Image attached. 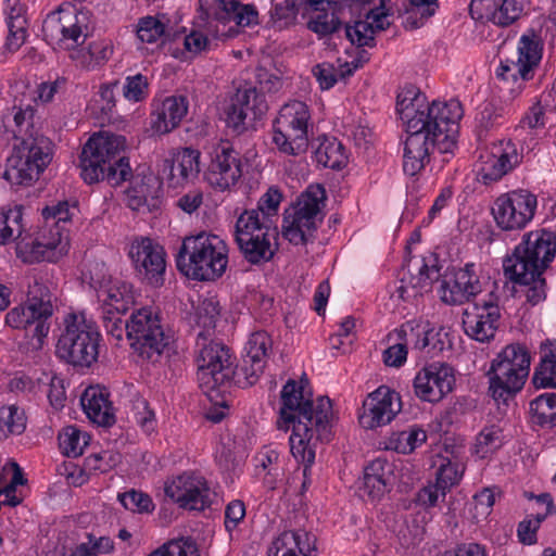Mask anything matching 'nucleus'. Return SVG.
<instances>
[{
  "label": "nucleus",
  "instance_id": "1",
  "mask_svg": "<svg viewBox=\"0 0 556 556\" xmlns=\"http://www.w3.org/2000/svg\"><path fill=\"white\" fill-rule=\"evenodd\" d=\"M425 97L407 90L397 97V112L406 126L403 170L409 176L418 174L429 162L431 153L438 150L443 155L453 154L456 148L458 121L463 115L456 100L433 101L421 109ZM443 162H448L444 156Z\"/></svg>",
  "mask_w": 556,
  "mask_h": 556
},
{
  "label": "nucleus",
  "instance_id": "2",
  "mask_svg": "<svg viewBox=\"0 0 556 556\" xmlns=\"http://www.w3.org/2000/svg\"><path fill=\"white\" fill-rule=\"evenodd\" d=\"M306 384V378H301L300 386L293 379L287 381L280 393L281 407L277 420L279 430L287 432L292 427L290 451L296 460L304 464L303 490L308 484L307 475L315 459L316 443L330 440L332 417L330 399L319 396L314 403L311 396L304 394Z\"/></svg>",
  "mask_w": 556,
  "mask_h": 556
},
{
  "label": "nucleus",
  "instance_id": "3",
  "mask_svg": "<svg viewBox=\"0 0 556 556\" xmlns=\"http://www.w3.org/2000/svg\"><path fill=\"white\" fill-rule=\"evenodd\" d=\"M556 254V235L545 229L530 231L523 236L511 256L504 260L505 276L525 287L527 301L536 305L546 298L545 269Z\"/></svg>",
  "mask_w": 556,
  "mask_h": 556
},
{
  "label": "nucleus",
  "instance_id": "4",
  "mask_svg": "<svg viewBox=\"0 0 556 556\" xmlns=\"http://www.w3.org/2000/svg\"><path fill=\"white\" fill-rule=\"evenodd\" d=\"M126 138L108 131L93 134L79 156L80 176L91 185L100 180L119 186L132 175L129 159L124 155Z\"/></svg>",
  "mask_w": 556,
  "mask_h": 556
},
{
  "label": "nucleus",
  "instance_id": "5",
  "mask_svg": "<svg viewBox=\"0 0 556 556\" xmlns=\"http://www.w3.org/2000/svg\"><path fill=\"white\" fill-rule=\"evenodd\" d=\"M228 249L218 236L201 231L184 238L176 254L178 271L194 281H215L226 271Z\"/></svg>",
  "mask_w": 556,
  "mask_h": 556
},
{
  "label": "nucleus",
  "instance_id": "6",
  "mask_svg": "<svg viewBox=\"0 0 556 556\" xmlns=\"http://www.w3.org/2000/svg\"><path fill=\"white\" fill-rule=\"evenodd\" d=\"M56 300L51 282L34 278L28 283L25 302L7 314L5 323L12 328L24 329L41 346L50 330L49 319L53 315Z\"/></svg>",
  "mask_w": 556,
  "mask_h": 556
},
{
  "label": "nucleus",
  "instance_id": "7",
  "mask_svg": "<svg viewBox=\"0 0 556 556\" xmlns=\"http://www.w3.org/2000/svg\"><path fill=\"white\" fill-rule=\"evenodd\" d=\"M55 348L56 356L74 368H90L99 357L101 334L84 314H68Z\"/></svg>",
  "mask_w": 556,
  "mask_h": 556
},
{
  "label": "nucleus",
  "instance_id": "8",
  "mask_svg": "<svg viewBox=\"0 0 556 556\" xmlns=\"http://www.w3.org/2000/svg\"><path fill=\"white\" fill-rule=\"evenodd\" d=\"M530 369V355L521 344L507 345L495 359L486 374L489 394L500 403H506L525 384Z\"/></svg>",
  "mask_w": 556,
  "mask_h": 556
},
{
  "label": "nucleus",
  "instance_id": "9",
  "mask_svg": "<svg viewBox=\"0 0 556 556\" xmlns=\"http://www.w3.org/2000/svg\"><path fill=\"white\" fill-rule=\"evenodd\" d=\"M204 331L197 337V346L200 349L197 357L198 381L203 392L208 393L220 387L229 386L235 379L236 369L229 348L222 342L211 341Z\"/></svg>",
  "mask_w": 556,
  "mask_h": 556
},
{
  "label": "nucleus",
  "instance_id": "10",
  "mask_svg": "<svg viewBox=\"0 0 556 556\" xmlns=\"http://www.w3.org/2000/svg\"><path fill=\"white\" fill-rule=\"evenodd\" d=\"M325 200V188L321 185H312L302 193L292 213L285 212L282 235L290 243L306 244L314 239L316 217Z\"/></svg>",
  "mask_w": 556,
  "mask_h": 556
},
{
  "label": "nucleus",
  "instance_id": "11",
  "mask_svg": "<svg viewBox=\"0 0 556 556\" xmlns=\"http://www.w3.org/2000/svg\"><path fill=\"white\" fill-rule=\"evenodd\" d=\"M127 339L139 357L152 363L157 362L169 342L159 315L146 307L131 313Z\"/></svg>",
  "mask_w": 556,
  "mask_h": 556
},
{
  "label": "nucleus",
  "instance_id": "12",
  "mask_svg": "<svg viewBox=\"0 0 556 556\" xmlns=\"http://www.w3.org/2000/svg\"><path fill=\"white\" fill-rule=\"evenodd\" d=\"M41 139L28 138L15 146L7 160L3 178L12 185L29 186L39 178V175L51 162L49 152L43 151Z\"/></svg>",
  "mask_w": 556,
  "mask_h": 556
},
{
  "label": "nucleus",
  "instance_id": "13",
  "mask_svg": "<svg viewBox=\"0 0 556 556\" xmlns=\"http://www.w3.org/2000/svg\"><path fill=\"white\" fill-rule=\"evenodd\" d=\"M536 197L527 190H515L500 195L492 213L496 225L505 231L523 229L533 218Z\"/></svg>",
  "mask_w": 556,
  "mask_h": 556
},
{
  "label": "nucleus",
  "instance_id": "14",
  "mask_svg": "<svg viewBox=\"0 0 556 556\" xmlns=\"http://www.w3.org/2000/svg\"><path fill=\"white\" fill-rule=\"evenodd\" d=\"M454 368L447 363H432L419 370L414 379L415 395L429 403H438L453 391Z\"/></svg>",
  "mask_w": 556,
  "mask_h": 556
},
{
  "label": "nucleus",
  "instance_id": "15",
  "mask_svg": "<svg viewBox=\"0 0 556 556\" xmlns=\"http://www.w3.org/2000/svg\"><path fill=\"white\" fill-rule=\"evenodd\" d=\"M129 255L138 276L143 281L155 288L163 286L166 261L162 247L153 244L151 239L144 238L140 242L131 244Z\"/></svg>",
  "mask_w": 556,
  "mask_h": 556
},
{
  "label": "nucleus",
  "instance_id": "16",
  "mask_svg": "<svg viewBox=\"0 0 556 556\" xmlns=\"http://www.w3.org/2000/svg\"><path fill=\"white\" fill-rule=\"evenodd\" d=\"M268 106L263 93L256 88L238 89L225 110L226 124L237 134L247 129V119L261 118Z\"/></svg>",
  "mask_w": 556,
  "mask_h": 556
},
{
  "label": "nucleus",
  "instance_id": "17",
  "mask_svg": "<svg viewBox=\"0 0 556 556\" xmlns=\"http://www.w3.org/2000/svg\"><path fill=\"white\" fill-rule=\"evenodd\" d=\"M257 17L252 4H242L238 0H199V18L203 22H235L237 26L245 27L257 24Z\"/></svg>",
  "mask_w": 556,
  "mask_h": 556
},
{
  "label": "nucleus",
  "instance_id": "18",
  "mask_svg": "<svg viewBox=\"0 0 556 556\" xmlns=\"http://www.w3.org/2000/svg\"><path fill=\"white\" fill-rule=\"evenodd\" d=\"M400 396L388 387L381 386L371 392L363 404L359 424L365 429H375L389 424L400 412Z\"/></svg>",
  "mask_w": 556,
  "mask_h": 556
},
{
  "label": "nucleus",
  "instance_id": "19",
  "mask_svg": "<svg viewBox=\"0 0 556 556\" xmlns=\"http://www.w3.org/2000/svg\"><path fill=\"white\" fill-rule=\"evenodd\" d=\"M480 291V281L473 271V264H467L464 268L447 269L442 276L441 300L446 304H463Z\"/></svg>",
  "mask_w": 556,
  "mask_h": 556
},
{
  "label": "nucleus",
  "instance_id": "20",
  "mask_svg": "<svg viewBox=\"0 0 556 556\" xmlns=\"http://www.w3.org/2000/svg\"><path fill=\"white\" fill-rule=\"evenodd\" d=\"M164 491L181 508L201 511L210 506V489L201 477L179 476Z\"/></svg>",
  "mask_w": 556,
  "mask_h": 556
},
{
  "label": "nucleus",
  "instance_id": "21",
  "mask_svg": "<svg viewBox=\"0 0 556 556\" xmlns=\"http://www.w3.org/2000/svg\"><path fill=\"white\" fill-rule=\"evenodd\" d=\"M238 155L231 147H222L216 152L204 174L212 188L224 191L236 185L242 175Z\"/></svg>",
  "mask_w": 556,
  "mask_h": 556
},
{
  "label": "nucleus",
  "instance_id": "22",
  "mask_svg": "<svg viewBox=\"0 0 556 556\" xmlns=\"http://www.w3.org/2000/svg\"><path fill=\"white\" fill-rule=\"evenodd\" d=\"M130 186L125 190L126 205L137 212L153 213L161 206V182L154 176L128 178Z\"/></svg>",
  "mask_w": 556,
  "mask_h": 556
},
{
  "label": "nucleus",
  "instance_id": "23",
  "mask_svg": "<svg viewBox=\"0 0 556 556\" xmlns=\"http://www.w3.org/2000/svg\"><path fill=\"white\" fill-rule=\"evenodd\" d=\"M42 216L46 219H55L56 225L61 222L65 223L70 219L68 203L64 201L51 206H46L42 208ZM50 233L51 238L47 239L43 236L42 239H37L31 243V253L37 260L41 258L53 262L65 251L66 243L62 242V235L59 228L56 227L55 231L51 229Z\"/></svg>",
  "mask_w": 556,
  "mask_h": 556
},
{
  "label": "nucleus",
  "instance_id": "24",
  "mask_svg": "<svg viewBox=\"0 0 556 556\" xmlns=\"http://www.w3.org/2000/svg\"><path fill=\"white\" fill-rule=\"evenodd\" d=\"M271 346L269 336L264 331H257L251 334L245 345V356L240 369L236 370L235 378L240 382V376H243L248 386H253L262 375L268 350Z\"/></svg>",
  "mask_w": 556,
  "mask_h": 556
},
{
  "label": "nucleus",
  "instance_id": "25",
  "mask_svg": "<svg viewBox=\"0 0 556 556\" xmlns=\"http://www.w3.org/2000/svg\"><path fill=\"white\" fill-rule=\"evenodd\" d=\"M438 271L434 267L430 269L424 260L409 261L401 271L400 286L396 289L399 298L403 301H409L421 295L424 291L431 288L432 274Z\"/></svg>",
  "mask_w": 556,
  "mask_h": 556
},
{
  "label": "nucleus",
  "instance_id": "26",
  "mask_svg": "<svg viewBox=\"0 0 556 556\" xmlns=\"http://www.w3.org/2000/svg\"><path fill=\"white\" fill-rule=\"evenodd\" d=\"M199 157L198 150L185 148L173 159L163 160L159 173L166 176L173 186L191 181L200 173Z\"/></svg>",
  "mask_w": 556,
  "mask_h": 556
},
{
  "label": "nucleus",
  "instance_id": "27",
  "mask_svg": "<svg viewBox=\"0 0 556 556\" xmlns=\"http://www.w3.org/2000/svg\"><path fill=\"white\" fill-rule=\"evenodd\" d=\"M278 232L269 231L265 235L262 232L248 238L235 240L243 258L252 265H261L269 262L277 251L276 241Z\"/></svg>",
  "mask_w": 556,
  "mask_h": 556
},
{
  "label": "nucleus",
  "instance_id": "28",
  "mask_svg": "<svg viewBox=\"0 0 556 556\" xmlns=\"http://www.w3.org/2000/svg\"><path fill=\"white\" fill-rule=\"evenodd\" d=\"M393 477V464L383 458H376L364 469L359 490L371 501L381 498Z\"/></svg>",
  "mask_w": 556,
  "mask_h": 556
},
{
  "label": "nucleus",
  "instance_id": "29",
  "mask_svg": "<svg viewBox=\"0 0 556 556\" xmlns=\"http://www.w3.org/2000/svg\"><path fill=\"white\" fill-rule=\"evenodd\" d=\"M80 403L92 422L103 427H111L115 424L113 407L105 389L99 387L87 388L80 397Z\"/></svg>",
  "mask_w": 556,
  "mask_h": 556
},
{
  "label": "nucleus",
  "instance_id": "30",
  "mask_svg": "<svg viewBox=\"0 0 556 556\" xmlns=\"http://www.w3.org/2000/svg\"><path fill=\"white\" fill-rule=\"evenodd\" d=\"M315 541L305 531H285L271 543L268 556H315Z\"/></svg>",
  "mask_w": 556,
  "mask_h": 556
},
{
  "label": "nucleus",
  "instance_id": "31",
  "mask_svg": "<svg viewBox=\"0 0 556 556\" xmlns=\"http://www.w3.org/2000/svg\"><path fill=\"white\" fill-rule=\"evenodd\" d=\"M273 141L285 154L293 156L303 154L308 148L307 129H290L288 124H285L282 130H274Z\"/></svg>",
  "mask_w": 556,
  "mask_h": 556
},
{
  "label": "nucleus",
  "instance_id": "32",
  "mask_svg": "<svg viewBox=\"0 0 556 556\" xmlns=\"http://www.w3.org/2000/svg\"><path fill=\"white\" fill-rule=\"evenodd\" d=\"M529 414L532 424L540 427H556V393L546 392L530 402Z\"/></svg>",
  "mask_w": 556,
  "mask_h": 556
},
{
  "label": "nucleus",
  "instance_id": "33",
  "mask_svg": "<svg viewBox=\"0 0 556 556\" xmlns=\"http://www.w3.org/2000/svg\"><path fill=\"white\" fill-rule=\"evenodd\" d=\"M315 159L324 167L331 169H341L348 161L343 144L336 138L326 137L315 149Z\"/></svg>",
  "mask_w": 556,
  "mask_h": 556
},
{
  "label": "nucleus",
  "instance_id": "34",
  "mask_svg": "<svg viewBox=\"0 0 556 556\" xmlns=\"http://www.w3.org/2000/svg\"><path fill=\"white\" fill-rule=\"evenodd\" d=\"M265 216H261L260 211L245 210L236 222L235 240L275 231L276 229L271 228Z\"/></svg>",
  "mask_w": 556,
  "mask_h": 556
},
{
  "label": "nucleus",
  "instance_id": "35",
  "mask_svg": "<svg viewBox=\"0 0 556 556\" xmlns=\"http://www.w3.org/2000/svg\"><path fill=\"white\" fill-rule=\"evenodd\" d=\"M308 112L305 103L293 101L283 105L274 122V130H282V126L288 124L290 129H307Z\"/></svg>",
  "mask_w": 556,
  "mask_h": 556
},
{
  "label": "nucleus",
  "instance_id": "36",
  "mask_svg": "<svg viewBox=\"0 0 556 556\" xmlns=\"http://www.w3.org/2000/svg\"><path fill=\"white\" fill-rule=\"evenodd\" d=\"M515 59H520L523 65V72L532 74L542 58V45L540 38L532 33L531 35H523L520 39L517 52L514 54Z\"/></svg>",
  "mask_w": 556,
  "mask_h": 556
},
{
  "label": "nucleus",
  "instance_id": "37",
  "mask_svg": "<svg viewBox=\"0 0 556 556\" xmlns=\"http://www.w3.org/2000/svg\"><path fill=\"white\" fill-rule=\"evenodd\" d=\"M103 305L101 311H110L112 313L125 314L134 304L132 296L126 286H113L103 291Z\"/></svg>",
  "mask_w": 556,
  "mask_h": 556
},
{
  "label": "nucleus",
  "instance_id": "38",
  "mask_svg": "<svg viewBox=\"0 0 556 556\" xmlns=\"http://www.w3.org/2000/svg\"><path fill=\"white\" fill-rule=\"evenodd\" d=\"M26 427L24 412L15 405L0 407V438L21 434Z\"/></svg>",
  "mask_w": 556,
  "mask_h": 556
},
{
  "label": "nucleus",
  "instance_id": "39",
  "mask_svg": "<svg viewBox=\"0 0 556 556\" xmlns=\"http://www.w3.org/2000/svg\"><path fill=\"white\" fill-rule=\"evenodd\" d=\"M22 208L16 206L8 212H0V244L16 240L22 235Z\"/></svg>",
  "mask_w": 556,
  "mask_h": 556
},
{
  "label": "nucleus",
  "instance_id": "40",
  "mask_svg": "<svg viewBox=\"0 0 556 556\" xmlns=\"http://www.w3.org/2000/svg\"><path fill=\"white\" fill-rule=\"evenodd\" d=\"M532 382L536 389L556 388V353L552 350L542 357L534 370Z\"/></svg>",
  "mask_w": 556,
  "mask_h": 556
},
{
  "label": "nucleus",
  "instance_id": "41",
  "mask_svg": "<svg viewBox=\"0 0 556 556\" xmlns=\"http://www.w3.org/2000/svg\"><path fill=\"white\" fill-rule=\"evenodd\" d=\"M301 11L303 12V9L299 0H283V2L276 3L270 11V21L279 29H282L293 24Z\"/></svg>",
  "mask_w": 556,
  "mask_h": 556
},
{
  "label": "nucleus",
  "instance_id": "42",
  "mask_svg": "<svg viewBox=\"0 0 556 556\" xmlns=\"http://www.w3.org/2000/svg\"><path fill=\"white\" fill-rule=\"evenodd\" d=\"M81 432L75 426H67L59 434V445L67 457H78L83 454L84 447L88 444L85 437L81 440Z\"/></svg>",
  "mask_w": 556,
  "mask_h": 556
},
{
  "label": "nucleus",
  "instance_id": "43",
  "mask_svg": "<svg viewBox=\"0 0 556 556\" xmlns=\"http://www.w3.org/2000/svg\"><path fill=\"white\" fill-rule=\"evenodd\" d=\"M149 556H200V553L192 539L181 538L163 544Z\"/></svg>",
  "mask_w": 556,
  "mask_h": 556
},
{
  "label": "nucleus",
  "instance_id": "44",
  "mask_svg": "<svg viewBox=\"0 0 556 556\" xmlns=\"http://www.w3.org/2000/svg\"><path fill=\"white\" fill-rule=\"evenodd\" d=\"M519 163V155L515 148L502 153L492 165L491 170L483 175L485 182L496 181L511 170Z\"/></svg>",
  "mask_w": 556,
  "mask_h": 556
},
{
  "label": "nucleus",
  "instance_id": "45",
  "mask_svg": "<svg viewBox=\"0 0 556 556\" xmlns=\"http://www.w3.org/2000/svg\"><path fill=\"white\" fill-rule=\"evenodd\" d=\"M14 13L15 9H12L8 21L9 36L7 39V48L10 51L18 50L26 39V21L20 13Z\"/></svg>",
  "mask_w": 556,
  "mask_h": 556
},
{
  "label": "nucleus",
  "instance_id": "46",
  "mask_svg": "<svg viewBox=\"0 0 556 556\" xmlns=\"http://www.w3.org/2000/svg\"><path fill=\"white\" fill-rule=\"evenodd\" d=\"M368 21H357L353 26H345V36L353 45L358 47H374L375 37Z\"/></svg>",
  "mask_w": 556,
  "mask_h": 556
},
{
  "label": "nucleus",
  "instance_id": "47",
  "mask_svg": "<svg viewBox=\"0 0 556 556\" xmlns=\"http://www.w3.org/2000/svg\"><path fill=\"white\" fill-rule=\"evenodd\" d=\"M409 3L413 10L407 22H410L414 28L422 26L428 18L434 15L439 8L438 0H409Z\"/></svg>",
  "mask_w": 556,
  "mask_h": 556
},
{
  "label": "nucleus",
  "instance_id": "48",
  "mask_svg": "<svg viewBox=\"0 0 556 556\" xmlns=\"http://www.w3.org/2000/svg\"><path fill=\"white\" fill-rule=\"evenodd\" d=\"M435 483L441 489V496L444 498L446 493L456 485L460 478L462 473H459L458 465L447 462L442 464L435 475Z\"/></svg>",
  "mask_w": 556,
  "mask_h": 556
},
{
  "label": "nucleus",
  "instance_id": "49",
  "mask_svg": "<svg viewBox=\"0 0 556 556\" xmlns=\"http://www.w3.org/2000/svg\"><path fill=\"white\" fill-rule=\"evenodd\" d=\"M118 500L126 509L131 511L149 513L154 508L151 497L136 490L118 494Z\"/></svg>",
  "mask_w": 556,
  "mask_h": 556
},
{
  "label": "nucleus",
  "instance_id": "50",
  "mask_svg": "<svg viewBox=\"0 0 556 556\" xmlns=\"http://www.w3.org/2000/svg\"><path fill=\"white\" fill-rule=\"evenodd\" d=\"M463 324L468 336L479 342H488L494 338L496 327H491L486 321L464 315Z\"/></svg>",
  "mask_w": 556,
  "mask_h": 556
},
{
  "label": "nucleus",
  "instance_id": "51",
  "mask_svg": "<svg viewBox=\"0 0 556 556\" xmlns=\"http://www.w3.org/2000/svg\"><path fill=\"white\" fill-rule=\"evenodd\" d=\"M426 440L427 434L425 430L412 427L408 430L399 433L395 450L400 453L408 454L417 446L421 445Z\"/></svg>",
  "mask_w": 556,
  "mask_h": 556
},
{
  "label": "nucleus",
  "instance_id": "52",
  "mask_svg": "<svg viewBox=\"0 0 556 556\" xmlns=\"http://www.w3.org/2000/svg\"><path fill=\"white\" fill-rule=\"evenodd\" d=\"M161 109L163 116H166L175 128L187 114L188 106L185 98L168 97L162 102Z\"/></svg>",
  "mask_w": 556,
  "mask_h": 556
},
{
  "label": "nucleus",
  "instance_id": "53",
  "mask_svg": "<svg viewBox=\"0 0 556 556\" xmlns=\"http://www.w3.org/2000/svg\"><path fill=\"white\" fill-rule=\"evenodd\" d=\"M522 7L518 0H503L498 10H493V23L507 26L514 23L521 14Z\"/></svg>",
  "mask_w": 556,
  "mask_h": 556
},
{
  "label": "nucleus",
  "instance_id": "54",
  "mask_svg": "<svg viewBox=\"0 0 556 556\" xmlns=\"http://www.w3.org/2000/svg\"><path fill=\"white\" fill-rule=\"evenodd\" d=\"M496 75L498 78L506 81H516L518 77H521L523 80H529L532 77V74L529 72H523V65L520 63V59H515L514 55L501 61Z\"/></svg>",
  "mask_w": 556,
  "mask_h": 556
},
{
  "label": "nucleus",
  "instance_id": "55",
  "mask_svg": "<svg viewBox=\"0 0 556 556\" xmlns=\"http://www.w3.org/2000/svg\"><path fill=\"white\" fill-rule=\"evenodd\" d=\"M164 24L153 16H147L140 21L137 35L141 41L153 43L164 35Z\"/></svg>",
  "mask_w": 556,
  "mask_h": 556
},
{
  "label": "nucleus",
  "instance_id": "56",
  "mask_svg": "<svg viewBox=\"0 0 556 556\" xmlns=\"http://www.w3.org/2000/svg\"><path fill=\"white\" fill-rule=\"evenodd\" d=\"M220 309L218 301L214 299H204L198 307V323L205 329L215 328L219 317Z\"/></svg>",
  "mask_w": 556,
  "mask_h": 556
},
{
  "label": "nucleus",
  "instance_id": "57",
  "mask_svg": "<svg viewBox=\"0 0 556 556\" xmlns=\"http://www.w3.org/2000/svg\"><path fill=\"white\" fill-rule=\"evenodd\" d=\"M123 314L112 313L110 311H101L102 325L108 334H111L116 340H122L124 333L127 336V327L129 319L123 320Z\"/></svg>",
  "mask_w": 556,
  "mask_h": 556
},
{
  "label": "nucleus",
  "instance_id": "58",
  "mask_svg": "<svg viewBox=\"0 0 556 556\" xmlns=\"http://www.w3.org/2000/svg\"><path fill=\"white\" fill-rule=\"evenodd\" d=\"M307 27L319 36H327L341 27V21L332 10L330 15L328 13L318 14L316 18L308 22Z\"/></svg>",
  "mask_w": 556,
  "mask_h": 556
},
{
  "label": "nucleus",
  "instance_id": "59",
  "mask_svg": "<svg viewBox=\"0 0 556 556\" xmlns=\"http://www.w3.org/2000/svg\"><path fill=\"white\" fill-rule=\"evenodd\" d=\"M464 315H468L482 321H486L489 326L497 328V321L500 319V311L497 305L490 301H483L480 304H475L472 309L466 308Z\"/></svg>",
  "mask_w": 556,
  "mask_h": 556
},
{
  "label": "nucleus",
  "instance_id": "60",
  "mask_svg": "<svg viewBox=\"0 0 556 556\" xmlns=\"http://www.w3.org/2000/svg\"><path fill=\"white\" fill-rule=\"evenodd\" d=\"M148 79L141 74L129 76L123 87L124 97L130 101H141L148 93Z\"/></svg>",
  "mask_w": 556,
  "mask_h": 556
},
{
  "label": "nucleus",
  "instance_id": "61",
  "mask_svg": "<svg viewBox=\"0 0 556 556\" xmlns=\"http://www.w3.org/2000/svg\"><path fill=\"white\" fill-rule=\"evenodd\" d=\"M421 336L416 337L414 341V348L417 350H425L429 348V351L441 352L444 349V341L441 339V332L434 329H424L420 327Z\"/></svg>",
  "mask_w": 556,
  "mask_h": 556
},
{
  "label": "nucleus",
  "instance_id": "62",
  "mask_svg": "<svg viewBox=\"0 0 556 556\" xmlns=\"http://www.w3.org/2000/svg\"><path fill=\"white\" fill-rule=\"evenodd\" d=\"M282 194L276 188H269L268 191L260 199L257 208L261 216H265L269 220V216L275 214L278 210Z\"/></svg>",
  "mask_w": 556,
  "mask_h": 556
},
{
  "label": "nucleus",
  "instance_id": "63",
  "mask_svg": "<svg viewBox=\"0 0 556 556\" xmlns=\"http://www.w3.org/2000/svg\"><path fill=\"white\" fill-rule=\"evenodd\" d=\"M493 10H498L494 0H471L469 12L475 20H488L493 22Z\"/></svg>",
  "mask_w": 556,
  "mask_h": 556
},
{
  "label": "nucleus",
  "instance_id": "64",
  "mask_svg": "<svg viewBox=\"0 0 556 556\" xmlns=\"http://www.w3.org/2000/svg\"><path fill=\"white\" fill-rule=\"evenodd\" d=\"M313 74L321 89H330L337 83L336 68L330 63L317 64L313 68Z\"/></svg>",
  "mask_w": 556,
  "mask_h": 556
}]
</instances>
